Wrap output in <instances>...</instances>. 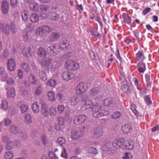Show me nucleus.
I'll list each match as a JSON object with an SVG mask.
<instances>
[{
  "label": "nucleus",
  "instance_id": "obj_1",
  "mask_svg": "<svg viewBox=\"0 0 159 159\" xmlns=\"http://www.w3.org/2000/svg\"><path fill=\"white\" fill-rule=\"evenodd\" d=\"M113 147L116 149L131 150L134 148V143L131 140L125 142L123 138L116 139L114 140L112 143Z\"/></svg>",
  "mask_w": 159,
  "mask_h": 159
},
{
  "label": "nucleus",
  "instance_id": "obj_2",
  "mask_svg": "<svg viewBox=\"0 0 159 159\" xmlns=\"http://www.w3.org/2000/svg\"><path fill=\"white\" fill-rule=\"evenodd\" d=\"M102 106L98 105H93L92 108L93 115L94 117L98 118L102 116Z\"/></svg>",
  "mask_w": 159,
  "mask_h": 159
},
{
  "label": "nucleus",
  "instance_id": "obj_3",
  "mask_svg": "<svg viewBox=\"0 0 159 159\" xmlns=\"http://www.w3.org/2000/svg\"><path fill=\"white\" fill-rule=\"evenodd\" d=\"M51 31L50 27L48 25H44L36 30V33L40 35H45Z\"/></svg>",
  "mask_w": 159,
  "mask_h": 159
},
{
  "label": "nucleus",
  "instance_id": "obj_4",
  "mask_svg": "<svg viewBox=\"0 0 159 159\" xmlns=\"http://www.w3.org/2000/svg\"><path fill=\"white\" fill-rule=\"evenodd\" d=\"M103 133V131L102 128L99 127H97L93 129L90 133L92 137L94 138H97L101 136Z\"/></svg>",
  "mask_w": 159,
  "mask_h": 159
},
{
  "label": "nucleus",
  "instance_id": "obj_5",
  "mask_svg": "<svg viewBox=\"0 0 159 159\" xmlns=\"http://www.w3.org/2000/svg\"><path fill=\"white\" fill-rule=\"evenodd\" d=\"M65 64L66 65V68L70 70H74L79 68V64L71 60L66 61Z\"/></svg>",
  "mask_w": 159,
  "mask_h": 159
},
{
  "label": "nucleus",
  "instance_id": "obj_6",
  "mask_svg": "<svg viewBox=\"0 0 159 159\" xmlns=\"http://www.w3.org/2000/svg\"><path fill=\"white\" fill-rule=\"evenodd\" d=\"M87 90V88L84 82H80L77 86L76 89V94L84 93Z\"/></svg>",
  "mask_w": 159,
  "mask_h": 159
},
{
  "label": "nucleus",
  "instance_id": "obj_7",
  "mask_svg": "<svg viewBox=\"0 0 159 159\" xmlns=\"http://www.w3.org/2000/svg\"><path fill=\"white\" fill-rule=\"evenodd\" d=\"M61 75L63 79L66 81H68L74 78L75 76L74 74L68 71H64Z\"/></svg>",
  "mask_w": 159,
  "mask_h": 159
},
{
  "label": "nucleus",
  "instance_id": "obj_8",
  "mask_svg": "<svg viewBox=\"0 0 159 159\" xmlns=\"http://www.w3.org/2000/svg\"><path fill=\"white\" fill-rule=\"evenodd\" d=\"M58 47L56 44L52 45L48 47L47 49V52L51 56H56L58 52L57 50Z\"/></svg>",
  "mask_w": 159,
  "mask_h": 159
},
{
  "label": "nucleus",
  "instance_id": "obj_9",
  "mask_svg": "<svg viewBox=\"0 0 159 159\" xmlns=\"http://www.w3.org/2000/svg\"><path fill=\"white\" fill-rule=\"evenodd\" d=\"M86 118V116L84 115L76 116L75 118L74 123L77 125L81 124L84 122Z\"/></svg>",
  "mask_w": 159,
  "mask_h": 159
},
{
  "label": "nucleus",
  "instance_id": "obj_10",
  "mask_svg": "<svg viewBox=\"0 0 159 159\" xmlns=\"http://www.w3.org/2000/svg\"><path fill=\"white\" fill-rule=\"evenodd\" d=\"M123 80L121 82V90L125 93H127L129 91V87L128 85V83L125 78H123Z\"/></svg>",
  "mask_w": 159,
  "mask_h": 159
},
{
  "label": "nucleus",
  "instance_id": "obj_11",
  "mask_svg": "<svg viewBox=\"0 0 159 159\" xmlns=\"http://www.w3.org/2000/svg\"><path fill=\"white\" fill-rule=\"evenodd\" d=\"M7 67L8 70L12 71L15 70L16 67V63L14 60L11 58L8 60Z\"/></svg>",
  "mask_w": 159,
  "mask_h": 159
},
{
  "label": "nucleus",
  "instance_id": "obj_12",
  "mask_svg": "<svg viewBox=\"0 0 159 159\" xmlns=\"http://www.w3.org/2000/svg\"><path fill=\"white\" fill-rule=\"evenodd\" d=\"M51 61L52 60L50 58L43 59L40 61V64L42 67L46 68L47 69H48L51 63Z\"/></svg>",
  "mask_w": 159,
  "mask_h": 159
},
{
  "label": "nucleus",
  "instance_id": "obj_13",
  "mask_svg": "<svg viewBox=\"0 0 159 159\" xmlns=\"http://www.w3.org/2000/svg\"><path fill=\"white\" fill-rule=\"evenodd\" d=\"M60 35L58 33L52 32L48 37L49 40L50 42H53L58 40L60 38Z\"/></svg>",
  "mask_w": 159,
  "mask_h": 159
},
{
  "label": "nucleus",
  "instance_id": "obj_14",
  "mask_svg": "<svg viewBox=\"0 0 159 159\" xmlns=\"http://www.w3.org/2000/svg\"><path fill=\"white\" fill-rule=\"evenodd\" d=\"M69 46V41L67 40H64L62 41L60 44V47L61 49L64 50H68Z\"/></svg>",
  "mask_w": 159,
  "mask_h": 159
},
{
  "label": "nucleus",
  "instance_id": "obj_15",
  "mask_svg": "<svg viewBox=\"0 0 159 159\" xmlns=\"http://www.w3.org/2000/svg\"><path fill=\"white\" fill-rule=\"evenodd\" d=\"M41 112L45 117L48 116L49 114V110L48 106L46 104H43L42 105Z\"/></svg>",
  "mask_w": 159,
  "mask_h": 159
},
{
  "label": "nucleus",
  "instance_id": "obj_16",
  "mask_svg": "<svg viewBox=\"0 0 159 159\" xmlns=\"http://www.w3.org/2000/svg\"><path fill=\"white\" fill-rule=\"evenodd\" d=\"M37 54L39 56L43 58L45 57L46 55L45 50L42 47H40L39 48Z\"/></svg>",
  "mask_w": 159,
  "mask_h": 159
},
{
  "label": "nucleus",
  "instance_id": "obj_17",
  "mask_svg": "<svg viewBox=\"0 0 159 159\" xmlns=\"http://www.w3.org/2000/svg\"><path fill=\"white\" fill-rule=\"evenodd\" d=\"M80 133L76 130L71 131V138L73 139H76L80 137Z\"/></svg>",
  "mask_w": 159,
  "mask_h": 159
},
{
  "label": "nucleus",
  "instance_id": "obj_18",
  "mask_svg": "<svg viewBox=\"0 0 159 159\" xmlns=\"http://www.w3.org/2000/svg\"><path fill=\"white\" fill-rule=\"evenodd\" d=\"M9 130L11 133L16 134L19 133L20 129L16 125H12L10 127Z\"/></svg>",
  "mask_w": 159,
  "mask_h": 159
},
{
  "label": "nucleus",
  "instance_id": "obj_19",
  "mask_svg": "<svg viewBox=\"0 0 159 159\" xmlns=\"http://www.w3.org/2000/svg\"><path fill=\"white\" fill-rule=\"evenodd\" d=\"M103 103L105 106H111L114 104L113 99L112 98H108L104 100Z\"/></svg>",
  "mask_w": 159,
  "mask_h": 159
},
{
  "label": "nucleus",
  "instance_id": "obj_20",
  "mask_svg": "<svg viewBox=\"0 0 159 159\" xmlns=\"http://www.w3.org/2000/svg\"><path fill=\"white\" fill-rule=\"evenodd\" d=\"M79 98L77 95L72 97L70 99L71 105L72 106H75L77 105L78 102H80Z\"/></svg>",
  "mask_w": 159,
  "mask_h": 159
},
{
  "label": "nucleus",
  "instance_id": "obj_21",
  "mask_svg": "<svg viewBox=\"0 0 159 159\" xmlns=\"http://www.w3.org/2000/svg\"><path fill=\"white\" fill-rule=\"evenodd\" d=\"M123 18V22L125 23H127L128 25H130L131 20V18L126 13H124L122 14Z\"/></svg>",
  "mask_w": 159,
  "mask_h": 159
},
{
  "label": "nucleus",
  "instance_id": "obj_22",
  "mask_svg": "<svg viewBox=\"0 0 159 159\" xmlns=\"http://www.w3.org/2000/svg\"><path fill=\"white\" fill-rule=\"evenodd\" d=\"M100 89L98 88H92L89 92V95L92 96H94L100 93Z\"/></svg>",
  "mask_w": 159,
  "mask_h": 159
},
{
  "label": "nucleus",
  "instance_id": "obj_23",
  "mask_svg": "<svg viewBox=\"0 0 159 159\" xmlns=\"http://www.w3.org/2000/svg\"><path fill=\"white\" fill-rule=\"evenodd\" d=\"M138 70L140 73H143L146 70L145 64L143 62L139 63L138 65Z\"/></svg>",
  "mask_w": 159,
  "mask_h": 159
},
{
  "label": "nucleus",
  "instance_id": "obj_24",
  "mask_svg": "<svg viewBox=\"0 0 159 159\" xmlns=\"http://www.w3.org/2000/svg\"><path fill=\"white\" fill-rule=\"evenodd\" d=\"M28 80L29 82L33 84H36L37 81L35 76L32 74H30L28 75Z\"/></svg>",
  "mask_w": 159,
  "mask_h": 159
},
{
  "label": "nucleus",
  "instance_id": "obj_25",
  "mask_svg": "<svg viewBox=\"0 0 159 159\" xmlns=\"http://www.w3.org/2000/svg\"><path fill=\"white\" fill-rule=\"evenodd\" d=\"M7 97L10 98H13L15 96V89L13 88H11L7 92Z\"/></svg>",
  "mask_w": 159,
  "mask_h": 159
},
{
  "label": "nucleus",
  "instance_id": "obj_26",
  "mask_svg": "<svg viewBox=\"0 0 159 159\" xmlns=\"http://www.w3.org/2000/svg\"><path fill=\"white\" fill-rule=\"evenodd\" d=\"M19 136L22 140H26L27 139L28 136L25 131L21 130L19 132Z\"/></svg>",
  "mask_w": 159,
  "mask_h": 159
},
{
  "label": "nucleus",
  "instance_id": "obj_27",
  "mask_svg": "<svg viewBox=\"0 0 159 159\" xmlns=\"http://www.w3.org/2000/svg\"><path fill=\"white\" fill-rule=\"evenodd\" d=\"M77 95L80 101H85L88 98V96L87 95L84 93H80L79 94H76Z\"/></svg>",
  "mask_w": 159,
  "mask_h": 159
},
{
  "label": "nucleus",
  "instance_id": "obj_28",
  "mask_svg": "<svg viewBox=\"0 0 159 159\" xmlns=\"http://www.w3.org/2000/svg\"><path fill=\"white\" fill-rule=\"evenodd\" d=\"M22 69L26 73H28L30 70L29 65L25 62H22L21 64Z\"/></svg>",
  "mask_w": 159,
  "mask_h": 159
},
{
  "label": "nucleus",
  "instance_id": "obj_29",
  "mask_svg": "<svg viewBox=\"0 0 159 159\" xmlns=\"http://www.w3.org/2000/svg\"><path fill=\"white\" fill-rule=\"evenodd\" d=\"M11 31L13 34H16V32L17 31V29L16 24L13 22H11L10 26Z\"/></svg>",
  "mask_w": 159,
  "mask_h": 159
},
{
  "label": "nucleus",
  "instance_id": "obj_30",
  "mask_svg": "<svg viewBox=\"0 0 159 159\" xmlns=\"http://www.w3.org/2000/svg\"><path fill=\"white\" fill-rule=\"evenodd\" d=\"M30 20L32 22L36 23L39 21V16L36 14H32L30 17Z\"/></svg>",
  "mask_w": 159,
  "mask_h": 159
},
{
  "label": "nucleus",
  "instance_id": "obj_31",
  "mask_svg": "<svg viewBox=\"0 0 159 159\" xmlns=\"http://www.w3.org/2000/svg\"><path fill=\"white\" fill-rule=\"evenodd\" d=\"M84 102L86 109H90L91 108H92V107L93 106V102L91 100L87 99Z\"/></svg>",
  "mask_w": 159,
  "mask_h": 159
},
{
  "label": "nucleus",
  "instance_id": "obj_32",
  "mask_svg": "<svg viewBox=\"0 0 159 159\" xmlns=\"http://www.w3.org/2000/svg\"><path fill=\"white\" fill-rule=\"evenodd\" d=\"M136 59L137 60L140 61L141 59L142 61L145 59V57L143 52L139 51L136 54Z\"/></svg>",
  "mask_w": 159,
  "mask_h": 159
},
{
  "label": "nucleus",
  "instance_id": "obj_33",
  "mask_svg": "<svg viewBox=\"0 0 159 159\" xmlns=\"http://www.w3.org/2000/svg\"><path fill=\"white\" fill-rule=\"evenodd\" d=\"M32 117L29 113H27L25 115L24 117L25 121L26 124H30L32 122L31 118Z\"/></svg>",
  "mask_w": 159,
  "mask_h": 159
},
{
  "label": "nucleus",
  "instance_id": "obj_34",
  "mask_svg": "<svg viewBox=\"0 0 159 159\" xmlns=\"http://www.w3.org/2000/svg\"><path fill=\"white\" fill-rule=\"evenodd\" d=\"M32 109L35 113H38L39 111V106L37 102L33 103L32 105Z\"/></svg>",
  "mask_w": 159,
  "mask_h": 159
},
{
  "label": "nucleus",
  "instance_id": "obj_35",
  "mask_svg": "<svg viewBox=\"0 0 159 159\" xmlns=\"http://www.w3.org/2000/svg\"><path fill=\"white\" fill-rule=\"evenodd\" d=\"M49 16L50 18L53 20H57L59 18V15L57 14L56 12H51L49 13Z\"/></svg>",
  "mask_w": 159,
  "mask_h": 159
},
{
  "label": "nucleus",
  "instance_id": "obj_36",
  "mask_svg": "<svg viewBox=\"0 0 159 159\" xmlns=\"http://www.w3.org/2000/svg\"><path fill=\"white\" fill-rule=\"evenodd\" d=\"M39 76L40 78L43 80H46L47 79V76L43 70H40L39 73Z\"/></svg>",
  "mask_w": 159,
  "mask_h": 159
},
{
  "label": "nucleus",
  "instance_id": "obj_37",
  "mask_svg": "<svg viewBox=\"0 0 159 159\" xmlns=\"http://www.w3.org/2000/svg\"><path fill=\"white\" fill-rule=\"evenodd\" d=\"M28 106L26 104H22L20 107V111L22 113L26 112L28 109Z\"/></svg>",
  "mask_w": 159,
  "mask_h": 159
},
{
  "label": "nucleus",
  "instance_id": "obj_38",
  "mask_svg": "<svg viewBox=\"0 0 159 159\" xmlns=\"http://www.w3.org/2000/svg\"><path fill=\"white\" fill-rule=\"evenodd\" d=\"M48 96L50 100L54 101L55 100V94L53 91H49L48 93Z\"/></svg>",
  "mask_w": 159,
  "mask_h": 159
},
{
  "label": "nucleus",
  "instance_id": "obj_39",
  "mask_svg": "<svg viewBox=\"0 0 159 159\" xmlns=\"http://www.w3.org/2000/svg\"><path fill=\"white\" fill-rule=\"evenodd\" d=\"M2 10H8L9 9V4L7 1H4L2 2Z\"/></svg>",
  "mask_w": 159,
  "mask_h": 159
},
{
  "label": "nucleus",
  "instance_id": "obj_40",
  "mask_svg": "<svg viewBox=\"0 0 159 159\" xmlns=\"http://www.w3.org/2000/svg\"><path fill=\"white\" fill-rule=\"evenodd\" d=\"M56 98L60 102H62L64 100V95L61 93H58L57 94Z\"/></svg>",
  "mask_w": 159,
  "mask_h": 159
},
{
  "label": "nucleus",
  "instance_id": "obj_41",
  "mask_svg": "<svg viewBox=\"0 0 159 159\" xmlns=\"http://www.w3.org/2000/svg\"><path fill=\"white\" fill-rule=\"evenodd\" d=\"M4 157L6 159H11L13 157V154L12 151H9L6 152Z\"/></svg>",
  "mask_w": 159,
  "mask_h": 159
},
{
  "label": "nucleus",
  "instance_id": "obj_42",
  "mask_svg": "<svg viewBox=\"0 0 159 159\" xmlns=\"http://www.w3.org/2000/svg\"><path fill=\"white\" fill-rule=\"evenodd\" d=\"M129 125L126 124L125 125L122 126L121 129L124 133L127 134L130 132V128Z\"/></svg>",
  "mask_w": 159,
  "mask_h": 159
},
{
  "label": "nucleus",
  "instance_id": "obj_43",
  "mask_svg": "<svg viewBox=\"0 0 159 159\" xmlns=\"http://www.w3.org/2000/svg\"><path fill=\"white\" fill-rule=\"evenodd\" d=\"M1 106L2 108L4 110H7V108H8V103L5 100H2L1 104Z\"/></svg>",
  "mask_w": 159,
  "mask_h": 159
},
{
  "label": "nucleus",
  "instance_id": "obj_44",
  "mask_svg": "<svg viewBox=\"0 0 159 159\" xmlns=\"http://www.w3.org/2000/svg\"><path fill=\"white\" fill-rule=\"evenodd\" d=\"M15 143L11 141L8 142L6 145V148L7 150H11L14 147Z\"/></svg>",
  "mask_w": 159,
  "mask_h": 159
},
{
  "label": "nucleus",
  "instance_id": "obj_45",
  "mask_svg": "<svg viewBox=\"0 0 159 159\" xmlns=\"http://www.w3.org/2000/svg\"><path fill=\"white\" fill-rule=\"evenodd\" d=\"M22 35L24 41L28 42L29 41L28 39V32L26 30L23 31Z\"/></svg>",
  "mask_w": 159,
  "mask_h": 159
},
{
  "label": "nucleus",
  "instance_id": "obj_46",
  "mask_svg": "<svg viewBox=\"0 0 159 159\" xmlns=\"http://www.w3.org/2000/svg\"><path fill=\"white\" fill-rule=\"evenodd\" d=\"M56 84V81L55 80H48L47 83L48 86H50L51 87H54Z\"/></svg>",
  "mask_w": 159,
  "mask_h": 159
},
{
  "label": "nucleus",
  "instance_id": "obj_47",
  "mask_svg": "<svg viewBox=\"0 0 159 159\" xmlns=\"http://www.w3.org/2000/svg\"><path fill=\"white\" fill-rule=\"evenodd\" d=\"M88 151L89 152L92 153L93 154H96L98 152L97 149L93 147H90L88 148Z\"/></svg>",
  "mask_w": 159,
  "mask_h": 159
},
{
  "label": "nucleus",
  "instance_id": "obj_48",
  "mask_svg": "<svg viewBox=\"0 0 159 159\" xmlns=\"http://www.w3.org/2000/svg\"><path fill=\"white\" fill-rule=\"evenodd\" d=\"M57 142L61 145L64 146L63 145L66 143L65 139L62 137L59 138L57 140Z\"/></svg>",
  "mask_w": 159,
  "mask_h": 159
},
{
  "label": "nucleus",
  "instance_id": "obj_49",
  "mask_svg": "<svg viewBox=\"0 0 159 159\" xmlns=\"http://www.w3.org/2000/svg\"><path fill=\"white\" fill-rule=\"evenodd\" d=\"M144 100L146 104L148 105H150L152 102L150 99V95L146 96L144 97Z\"/></svg>",
  "mask_w": 159,
  "mask_h": 159
},
{
  "label": "nucleus",
  "instance_id": "obj_50",
  "mask_svg": "<svg viewBox=\"0 0 159 159\" xmlns=\"http://www.w3.org/2000/svg\"><path fill=\"white\" fill-rule=\"evenodd\" d=\"M27 11H24L23 12H22V16L24 21H26L28 18V14L27 12Z\"/></svg>",
  "mask_w": 159,
  "mask_h": 159
},
{
  "label": "nucleus",
  "instance_id": "obj_51",
  "mask_svg": "<svg viewBox=\"0 0 159 159\" xmlns=\"http://www.w3.org/2000/svg\"><path fill=\"white\" fill-rule=\"evenodd\" d=\"M131 109L132 110L133 112L135 114L136 116H139V113L136 109L135 105L134 104H132L131 106Z\"/></svg>",
  "mask_w": 159,
  "mask_h": 159
},
{
  "label": "nucleus",
  "instance_id": "obj_52",
  "mask_svg": "<svg viewBox=\"0 0 159 159\" xmlns=\"http://www.w3.org/2000/svg\"><path fill=\"white\" fill-rule=\"evenodd\" d=\"M4 33L7 35H9L10 34V30L9 29V25L8 24H7L3 30Z\"/></svg>",
  "mask_w": 159,
  "mask_h": 159
},
{
  "label": "nucleus",
  "instance_id": "obj_53",
  "mask_svg": "<svg viewBox=\"0 0 159 159\" xmlns=\"http://www.w3.org/2000/svg\"><path fill=\"white\" fill-rule=\"evenodd\" d=\"M49 159H58L55 154L52 152H50L48 154Z\"/></svg>",
  "mask_w": 159,
  "mask_h": 159
},
{
  "label": "nucleus",
  "instance_id": "obj_54",
  "mask_svg": "<svg viewBox=\"0 0 159 159\" xmlns=\"http://www.w3.org/2000/svg\"><path fill=\"white\" fill-rule=\"evenodd\" d=\"M120 115L121 114L120 112L118 111L115 112L113 114L112 118L114 119H117L119 118Z\"/></svg>",
  "mask_w": 159,
  "mask_h": 159
},
{
  "label": "nucleus",
  "instance_id": "obj_55",
  "mask_svg": "<svg viewBox=\"0 0 159 159\" xmlns=\"http://www.w3.org/2000/svg\"><path fill=\"white\" fill-rule=\"evenodd\" d=\"M30 6L32 10H37L38 9V5L36 3H31L30 4Z\"/></svg>",
  "mask_w": 159,
  "mask_h": 159
},
{
  "label": "nucleus",
  "instance_id": "obj_56",
  "mask_svg": "<svg viewBox=\"0 0 159 159\" xmlns=\"http://www.w3.org/2000/svg\"><path fill=\"white\" fill-rule=\"evenodd\" d=\"M27 29L30 31H32L34 28V25L32 23H28L27 25Z\"/></svg>",
  "mask_w": 159,
  "mask_h": 159
},
{
  "label": "nucleus",
  "instance_id": "obj_57",
  "mask_svg": "<svg viewBox=\"0 0 159 159\" xmlns=\"http://www.w3.org/2000/svg\"><path fill=\"white\" fill-rule=\"evenodd\" d=\"M58 111L59 113H61L64 110V107L62 105H59L57 106Z\"/></svg>",
  "mask_w": 159,
  "mask_h": 159
},
{
  "label": "nucleus",
  "instance_id": "obj_58",
  "mask_svg": "<svg viewBox=\"0 0 159 159\" xmlns=\"http://www.w3.org/2000/svg\"><path fill=\"white\" fill-rule=\"evenodd\" d=\"M50 113L51 116H54L56 114V108L55 107H52L50 109Z\"/></svg>",
  "mask_w": 159,
  "mask_h": 159
},
{
  "label": "nucleus",
  "instance_id": "obj_59",
  "mask_svg": "<svg viewBox=\"0 0 159 159\" xmlns=\"http://www.w3.org/2000/svg\"><path fill=\"white\" fill-rule=\"evenodd\" d=\"M42 89L40 86H39L35 90V93L36 95H39L42 92Z\"/></svg>",
  "mask_w": 159,
  "mask_h": 159
},
{
  "label": "nucleus",
  "instance_id": "obj_60",
  "mask_svg": "<svg viewBox=\"0 0 159 159\" xmlns=\"http://www.w3.org/2000/svg\"><path fill=\"white\" fill-rule=\"evenodd\" d=\"M18 4L17 0H11V6L15 7Z\"/></svg>",
  "mask_w": 159,
  "mask_h": 159
},
{
  "label": "nucleus",
  "instance_id": "obj_61",
  "mask_svg": "<svg viewBox=\"0 0 159 159\" xmlns=\"http://www.w3.org/2000/svg\"><path fill=\"white\" fill-rule=\"evenodd\" d=\"M7 84H9L15 85V82L12 78H9L7 80Z\"/></svg>",
  "mask_w": 159,
  "mask_h": 159
},
{
  "label": "nucleus",
  "instance_id": "obj_62",
  "mask_svg": "<svg viewBox=\"0 0 159 159\" xmlns=\"http://www.w3.org/2000/svg\"><path fill=\"white\" fill-rule=\"evenodd\" d=\"M58 125H62L64 123V119L61 117H59L58 118Z\"/></svg>",
  "mask_w": 159,
  "mask_h": 159
},
{
  "label": "nucleus",
  "instance_id": "obj_63",
  "mask_svg": "<svg viewBox=\"0 0 159 159\" xmlns=\"http://www.w3.org/2000/svg\"><path fill=\"white\" fill-rule=\"evenodd\" d=\"M66 150L65 149H63V151L61 154V156L66 159L67 158V154L66 152Z\"/></svg>",
  "mask_w": 159,
  "mask_h": 159
},
{
  "label": "nucleus",
  "instance_id": "obj_64",
  "mask_svg": "<svg viewBox=\"0 0 159 159\" xmlns=\"http://www.w3.org/2000/svg\"><path fill=\"white\" fill-rule=\"evenodd\" d=\"M41 140L43 144L46 145V143L47 141V137L44 135H43L42 136Z\"/></svg>",
  "mask_w": 159,
  "mask_h": 159
}]
</instances>
